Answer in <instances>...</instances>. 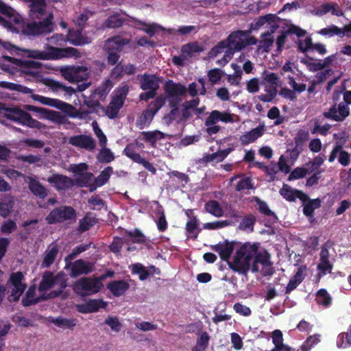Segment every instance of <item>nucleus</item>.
<instances>
[{
    "label": "nucleus",
    "instance_id": "1",
    "mask_svg": "<svg viewBox=\"0 0 351 351\" xmlns=\"http://www.w3.org/2000/svg\"><path fill=\"white\" fill-rule=\"evenodd\" d=\"M29 3V21L21 23L19 32L31 39L53 32L56 25L53 14L46 11L45 0H22Z\"/></svg>",
    "mask_w": 351,
    "mask_h": 351
},
{
    "label": "nucleus",
    "instance_id": "2",
    "mask_svg": "<svg viewBox=\"0 0 351 351\" xmlns=\"http://www.w3.org/2000/svg\"><path fill=\"white\" fill-rule=\"evenodd\" d=\"M257 250V244L245 243L236 251L235 256L231 261L228 262L230 270L243 276H246L251 270L250 263Z\"/></svg>",
    "mask_w": 351,
    "mask_h": 351
},
{
    "label": "nucleus",
    "instance_id": "3",
    "mask_svg": "<svg viewBox=\"0 0 351 351\" xmlns=\"http://www.w3.org/2000/svg\"><path fill=\"white\" fill-rule=\"evenodd\" d=\"M32 99H33L34 101L40 102L41 104L54 107L58 110H60L69 114L71 117H79L80 119H83L92 113V110H84L81 108L79 110L77 111V112H75V114H71L70 113L74 110V107L69 104L57 99L49 98L45 96L39 95L38 94L32 95Z\"/></svg>",
    "mask_w": 351,
    "mask_h": 351
},
{
    "label": "nucleus",
    "instance_id": "4",
    "mask_svg": "<svg viewBox=\"0 0 351 351\" xmlns=\"http://www.w3.org/2000/svg\"><path fill=\"white\" fill-rule=\"evenodd\" d=\"M103 286L101 281L98 278L82 277L73 284V290L75 294L85 297L99 293Z\"/></svg>",
    "mask_w": 351,
    "mask_h": 351
},
{
    "label": "nucleus",
    "instance_id": "5",
    "mask_svg": "<svg viewBox=\"0 0 351 351\" xmlns=\"http://www.w3.org/2000/svg\"><path fill=\"white\" fill-rule=\"evenodd\" d=\"M25 280V278H24L23 273L20 271L13 272L10 275L9 280H8L7 284L5 286V288L12 287L11 293L8 295V301L9 302L19 301L20 297H21L26 289Z\"/></svg>",
    "mask_w": 351,
    "mask_h": 351
},
{
    "label": "nucleus",
    "instance_id": "6",
    "mask_svg": "<svg viewBox=\"0 0 351 351\" xmlns=\"http://www.w3.org/2000/svg\"><path fill=\"white\" fill-rule=\"evenodd\" d=\"M76 219V211L71 206H60L51 210L47 217L45 221L47 224L61 223L67 221H74Z\"/></svg>",
    "mask_w": 351,
    "mask_h": 351
},
{
    "label": "nucleus",
    "instance_id": "7",
    "mask_svg": "<svg viewBox=\"0 0 351 351\" xmlns=\"http://www.w3.org/2000/svg\"><path fill=\"white\" fill-rule=\"evenodd\" d=\"M56 285H59L61 289H66V281L64 278V274L59 272L54 275L53 272L47 271L43 274V278L40 281L38 290L39 291H47Z\"/></svg>",
    "mask_w": 351,
    "mask_h": 351
},
{
    "label": "nucleus",
    "instance_id": "8",
    "mask_svg": "<svg viewBox=\"0 0 351 351\" xmlns=\"http://www.w3.org/2000/svg\"><path fill=\"white\" fill-rule=\"evenodd\" d=\"M25 109L27 111L40 113L41 114V118H44L53 123H56L58 124H64L66 123V117L58 111L48 110L43 107H37L29 104L25 105Z\"/></svg>",
    "mask_w": 351,
    "mask_h": 351
},
{
    "label": "nucleus",
    "instance_id": "9",
    "mask_svg": "<svg viewBox=\"0 0 351 351\" xmlns=\"http://www.w3.org/2000/svg\"><path fill=\"white\" fill-rule=\"evenodd\" d=\"M349 116V108L343 102L334 104L324 112V117L332 121L342 122Z\"/></svg>",
    "mask_w": 351,
    "mask_h": 351
},
{
    "label": "nucleus",
    "instance_id": "10",
    "mask_svg": "<svg viewBox=\"0 0 351 351\" xmlns=\"http://www.w3.org/2000/svg\"><path fill=\"white\" fill-rule=\"evenodd\" d=\"M252 258H254V262H252V273L258 272V266L257 265L260 264L264 269L268 267V271H266L265 275H272L273 271L272 269L270 268L272 266V262L270 261L271 256L268 252L264 251L261 252L256 251Z\"/></svg>",
    "mask_w": 351,
    "mask_h": 351
},
{
    "label": "nucleus",
    "instance_id": "11",
    "mask_svg": "<svg viewBox=\"0 0 351 351\" xmlns=\"http://www.w3.org/2000/svg\"><path fill=\"white\" fill-rule=\"evenodd\" d=\"M123 154L133 160V162L143 166L144 169L150 171L152 174H156V169L154 165L148 160L142 158L140 154L136 153V151H134V146L132 144H128V145L125 146V149H123Z\"/></svg>",
    "mask_w": 351,
    "mask_h": 351
},
{
    "label": "nucleus",
    "instance_id": "12",
    "mask_svg": "<svg viewBox=\"0 0 351 351\" xmlns=\"http://www.w3.org/2000/svg\"><path fill=\"white\" fill-rule=\"evenodd\" d=\"M249 30H237L230 34L226 39L220 41L229 46L230 53L240 51L239 45L244 41V37L248 36Z\"/></svg>",
    "mask_w": 351,
    "mask_h": 351
},
{
    "label": "nucleus",
    "instance_id": "13",
    "mask_svg": "<svg viewBox=\"0 0 351 351\" xmlns=\"http://www.w3.org/2000/svg\"><path fill=\"white\" fill-rule=\"evenodd\" d=\"M47 182L58 191H63L71 189L74 186V181L66 176L59 173H53L47 178Z\"/></svg>",
    "mask_w": 351,
    "mask_h": 351
},
{
    "label": "nucleus",
    "instance_id": "14",
    "mask_svg": "<svg viewBox=\"0 0 351 351\" xmlns=\"http://www.w3.org/2000/svg\"><path fill=\"white\" fill-rule=\"evenodd\" d=\"M8 45L10 47V48H8V49H14L15 51H16L15 52L16 53V55H23L22 53H20L23 52L25 53V56L29 58L38 59L40 60H53V58H52L51 50L50 49V47L49 48V51H43L36 49H21L10 44H8Z\"/></svg>",
    "mask_w": 351,
    "mask_h": 351
},
{
    "label": "nucleus",
    "instance_id": "15",
    "mask_svg": "<svg viewBox=\"0 0 351 351\" xmlns=\"http://www.w3.org/2000/svg\"><path fill=\"white\" fill-rule=\"evenodd\" d=\"M69 144L81 149L91 151L95 148V141L90 136L86 135H75L69 137Z\"/></svg>",
    "mask_w": 351,
    "mask_h": 351
},
{
    "label": "nucleus",
    "instance_id": "16",
    "mask_svg": "<svg viewBox=\"0 0 351 351\" xmlns=\"http://www.w3.org/2000/svg\"><path fill=\"white\" fill-rule=\"evenodd\" d=\"M137 77L140 88L143 90H158L160 87V80L154 74L144 73L143 75H138Z\"/></svg>",
    "mask_w": 351,
    "mask_h": 351
},
{
    "label": "nucleus",
    "instance_id": "17",
    "mask_svg": "<svg viewBox=\"0 0 351 351\" xmlns=\"http://www.w3.org/2000/svg\"><path fill=\"white\" fill-rule=\"evenodd\" d=\"M9 61L21 69L23 73L29 75L32 74V71L39 69L42 64L39 62L31 60H23L21 58H9Z\"/></svg>",
    "mask_w": 351,
    "mask_h": 351
},
{
    "label": "nucleus",
    "instance_id": "18",
    "mask_svg": "<svg viewBox=\"0 0 351 351\" xmlns=\"http://www.w3.org/2000/svg\"><path fill=\"white\" fill-rule=\"evenodd\" d=\"M164 92L168 97H182L186 93V88L180 83L168 80L164 84Z\"/></svg>",
    "mask_w": 351,
    "mask_h": 351
},
{
    "label": "nucleus",
    "instance_id": "19",
    "mask_svg": "<svg viewBox=\"0 0 351 351\" xmlns=\"http://www.w3.org/2000/svg\"><path fill=\"white\" fill-rule=\"evenodd\" d=\"M212 250L219 254L220 259L228 261L234 252V242H229L227 240L220 242L215 245H211Z\"/></svg>",
    "mask_w": 351,
    "mask_h": 351
},
{
    "label": "nucleus",
    "instance_id": "20",
    "mask_svg": "<svg viewBox=\"0 0 351 351\" xmlns=\"http://www.w3.org/2000/svg\"><path fill=\"white\" fill-rule=\"evenodd\" d=\"M129 38H123L119 36H112L106 40V51L121 52L123 47L130 44Z\"/></svg>",
    "mask_w": 351,
    "mask_h": 351
},
{
    "label": "nucleus",
    "instance_id": "21",
    "mask_svg": "<svg viewBox=\"0 0 351 351\" xmlns=\"http://www.w3.org/2000/svg\"><path fill=\"white\" fill-rule=\"evenodd\" d=\"M51 55L53 60H57L62 58H80V51L74 47L57 48L51 47Z\"/></svg>",
    "mask_w": 351,
    "mask_h": 351
},
{
    "label": "nucleus",
    "instance_id": "22",
    "mask_svg": "<svg viewBox=\"0 0 351 351\" xmlns=\"http://www.w3.org/2000/svg\"><path fill=\"white\" fill-rule=\"evenodd\" d=\"M69 264L71 265V276L73 278L80 275L88 274L92 271V265H90L89 262H85L82 259H79Z\"/></svg>",
    "mask_w": 351,
    "mask_h": 351
},
{
    "label": "nucleus",
    "instance_id": "23",
    "mask_svg": "<svg viewBox=\"0 0 351 351\" xmlns=\"http://www.w3.org/2000/svg\"><path fill=\"white\" fill-rule=\"evenodd\" d=\"M107 289L113 296L119 297L130 289V284L124 280H114L107 284Z\"/></svg>",
    "mask_w": 351,
    "mask_h": 351
},
{
    "label": "nucleus",
    "instance_id": "24",
    "mask_svg": "<svg viewBox=\"0 0 351 351\" xmlns=\"http://www.w3.org/2000/svg\"><path fill=\"white\" fill-rule=\"evenodd\" d=\"M125 19L119 12H115L109 16L101 24V28L105 29H119L125 23Z\"/></svg>",
    "mask_w": 351,
    "mask_h": 351
},
{
    "label": "nucleus",
    "instance_id": "25",
    "mask_svg": "<svg viewBox=\"0 0 351 351\" xmlns=\"http://www.w3.org/2000/svg\"><path fill=\"white\" fill-rule=\"evenodd\" d=\"M27 187L32 194L41 199H45L47 196V192L45 187L33 176L27 177Z\"/></svg>",
    "mask_w": 351,
    "mask_h": 351
},
{
    "label": "nucleus",
    "instance_id": "26",
    "mask_svg": "<svg viewBox=\"0 0 351 351\" xmlns=\"http://www.w3.org/2000/svg\"><path fill=\"white\" fill-rule=\"evenodd\" d=\"M263 134H264V125H259L240 136L239 140L242 145H247L254 143L256 139L262 136Z\"/></svg>",
    "mask_w": 351,
    "mask_h": 351
},
{
    "label": "nucleus",
    "instance_id": "27",
    "mask_svg": "<svg viewBox=\"0 0 351 351\" xmlns=\"http://www.w3.org/2000/svg\"><path fill=\"white\" fill-rule=\"evenodd\" d=\"M66 40L69 41L73 46H84L90 43L88 38L82 36L80 30L69 29V33L66 35Z\"/></svg>",
    "mask_w": 351,
    "mask_h": 351
},
{
    "label": "nucleus",
    "instance_id": "28",
    "mask_svg": "<svg viewBox=\"0 0 351 351\" xmlns=\"http://www.w3.org/2000/svg\"><path fill=\"white\" fill-rule=\"evenodd\" d=\"M232 151L231 148H227L226 149L217 151L215 154H207L204 156L203 158L200 159V162L203 163H210L215 162L216 163L221 162Z\"/></svg>",
    "mask_w": 351,
    "mask_h": 351
},
{
    "label": "nucleus",
    "instance_id": "29",
    "mask_svg": "<svg viewBox=\"0 0 351 351\" xmlns=\"http://www.w3.org/2000/svg\"><path fill=\"white\" fill-rule=\"evenodd\" d=\"M142 140L151 145L152 147H156V142L164 138V134L159 131H147L141 132Z\"/></svg>",
    "mask_w": 351,
    "mask_h": 351
},
{
    "label": "nucleus",
    "instance_id": "30",
    "mask_svg": "<svg viewBox=\"0 0 351 351\" xmlns=\"http://www.w3.org/2000/svg\"><path fill=\"white\" fill-rule=\"evenodd\" d=\"M18 123L21 125L26 126L29 128H33V129H45L46 128L45 124L43 123L38 121L33 118H32V115L29 112L27 114H25L23 115V118H21L20 120L17 121Z\"/></svg>",
    "mask_w": 351,
    "mask_h": 351
},
{
    "label": "nucleus",
    "instance_id": "31",
    "mask_svg": "<svg viewBox=\"0 0 351 351\" xmlns=\"http://www.w3.org/2000/svg\"><path fill=\"white\" fill-rule=\"evenodd\" d=\"M86 71V67L84 66H77L76 67L66 68L62 70V75L64 79L71 83H77V71Z\"/></svg>",
    "mask_w": 351,
    "mask_h": 351
},
{
    "label": "nucleus",
    "instance_id": "32",
    "mask_svg": "<svg viewBox=\"0 0 351 351\" xmlns=\"http://www.w3.org/2000/svg\"><path fill=\"white\" fill-rule=\"evenodd\" d=\"M51 322L56 326L62 330H73L76 326V319L64 318L62 317H58L56 318H51Z\"/></svg>",
    "mask_w": 351,
    "mask_h": 351
},
{
    "label": "nucleus",
    "instance_id": "33",
    "mask_svg": "<svg viewBox=\"0 0 351 351\" xmlns=\"http://www.w3.org/2000/svg\"><path fill=\"white\" fill-rule=\"evenodd\" d=\"M204 210L216 217H221L224 214L220 204L215 199H211L206 202L204 204Z\"/></svg>",
    "mask_w": 351,
    "mask_h": 351
},
{
    "label": "nucleus",
    "instance_id": "34",
    "mask_svg": "<svg viewBox=\"0 0 351 351\" xmlns=\"http://www.w3.org/2000/svg\"><path fill=\"white\" fill-rule=\"evenodd\" d=\"M124 104V100L111 99L109 106L106 108V114L110 119H114L118 115L119 110L121 109Z\"/></svg>",
    "mask_w": 351,
    "mask_h": 351
},
{
    "label": "nucleus",
    "instance_id": "35",
    "mask_svg": "<svg viewBox=\"0 0 351 351\" xmlns=\"http://www.w3.org/2000/svg\"><path fill=\"white\" fill-rule=\"evenodd\" d=\"M5 119L11 121H14L15 123H16L19 120L23 117L24 114H27L26 111L17 107L5 108Z\"/></svg>",
    "mask_w": 351,
    "mask_h": 351
},
{
    "label": "nucleus",
    "instance_id": "36",
    "mask_svg": "<svg viewBox=\"0 0 351 351\" xmlns=\"http://www.w3.org/2000/svg\"><path fill=\"white\" fill-rule=\"evenodd\" d=\"M320 206L321 200L319 198L308 200V202L304 203V206H302V213H304V216L308 218L313 217V211L320 208Z\"/></svg>",
    "mask_w": 351,
    "mask_h": 351
},
{
    "label": "nucleus",
    "instance_id": "37",
    "mask_svg": "<svg viewBox=\"0 0 351 351\" xmlns=\"http://www.w3.org/2000/svg\"><path fill=\"white\" fill-rule=\"evenodd\" d=\"M0 88L8 89L9 90H14L23 94L32 93V90L27 86H23L19 84H14L13 82H8L5 81L0 82Z\"/></svg>",
    "mask_w": 351,
    "mask_h": 351
},
{
    "label": "nucleus",
    "instance_id": "38",
    "mask_svg": "<svg viewBox=\"0 0 351 351\" xmlns=\"http://www.w3.org/2000/svg\"><path fill=\"white\" fill-rule=\"evenodd\" d=\"M156 112L144 110L137 119V127L140 130L147 128L154 119Z\"/></svg>",
    "mask_w": 351,
    "mask_h": 351
},
{
    "label": "nucleus",
    "instance_id": "39",
    "mask_svg": "<svg viewBox=\"0 0 351 351\" xmlns=\"http://www.w3.org/2000/svg\"><path fill=\"white\" fill-rule=\"evenodd\" d=\"M302 192L301 191L291 188L287 184H282V188L280 189V196L289 202H295V200H296V195Z\"/></svg>",
    "mask_w": 351,
    "mask_h": 351
},
{
    "label": "nucleus",
    "instance_id": "40",
    "mask_svg": "<svg viewBox=\"0 0 351 351\" xmlns=\"http://www.w3.org/2000/svg\"><path fill=\"white\" fill-rule=\"evenodd\" d=\"M198 225V219L196 216L192 217V218L186 223V232H187L188 234H189L190 237L193 239H195L200 232Z\"/></svg>",
    "mask_w": 351,
    "mask_h": 351
},
{
    "label": "nucleus",
    "instance_id": "41",
    "mask_svg": "<svg viewBox=\"0 0 351 351\" xmlns=\"http://www.w3.org/2000/svg\"><path fill=\"white\" fill-rule=\"evenodd\" d=\"M303 275L302 269L300 267L298 269V272L292 276L289 280V282L285 288V294H288L293 291L296 287L302 282Z\"/></svg>",
    "mask_w": 351,
    "mask_h": 351
},
{
    "label": "nucleus",
    "instance_id": "42",
    "mask_svg": "<svg viewBox=\"0 0 351 351\" xmlns=\"http://www.w3.org/2000/svg\"><path fill=\"white\" fill-rule=\"evenodd\" d=\"M96 219L91 217L90 213H86L85 217L79 221V227L77 231L83 232L90 230L91 227L96 224Z\"/></svg>",
    "mask_w": 351,
    "mask_h": 351
},
{
    "label": "nucleus",
    "instance_id": "43",
    "mask_svg": "<svg viewBox=\"0 0 351 351\" xmlns=\"http://www.w3.org/2000/svg\"><path fill=\"white\" fill-rule=\"evenodd\" d=\"M274 19V14H267L265 16H261L254 19V21H252V23H250V29L253 31H257L260 29L261 27L266 25V23L271 21V19Z\"/></svg>",
    "mask_w": 351,
    "mask_h": 351
},
{
    "label": "nucleus",
    "instance_id": "44",
    "mask_svg": "<svg viewBox=\"0 0 351 351\" xmlns=\"http://www.w3.org/2000/svg\"><path fill=\"white\" fill-rule=\"evenodd\" d=\"M256 217L253 214H247L242 218L241 222L239 223V230L246 231L247 230L253 232V227H254Z\"/></svg>",
    "mask_w": 351,
    "mask_h": 351
},
{
    "label": "nucleus",
    "instance_id": "45",
    "mask_svg": "<svg viewBox=\"0 0 351 351\" xmlns=\"http://www.w3.org/2000/svg\"><path fill=\"white\" fill-rule=\"evenodd\" d=\"M313 171H315V168L296 167L293 171L290 172L289 176H288V180L291 181L302 179L306 176L311 173Z\"/></svg>",
    "mask_w": 351,
    "mask_h": 351
},
{
    "label": "nucleus",
    "instance_id": "46",
    "mask_svg": "<svg viewBox=\"0 0 351 351\" xmlns=\"http://www.w3.org/2000/svg\"><path fill=\"white\" fill-rule=\"evenodd\" d=\"M58 246L56 245H53L47 251V254L45 255L43 261V267H49L53 264L54 260H56V256H58Z\"/></svg>",
    "mask_w": 351,
    "mask_h": 351
},
{
    "label": "nucleus",
    "instance_id": "47",
    "mask_svg": "<svg viewBox=\"0 0 351 351\" xmlns=\"http://www.w3.org/2000/svg\"><path fill=\"white\" fill-rule=\"evenodd\" d=\"M254 202H256V206H258V210H259L260 213L265 216L273 217L274 219H277L276 215L270 210L268 204L265 201H262V199L258 197H254Z\"/></svg>",
    "mask_w": 351,
    "mask_h": 351
},
{
    "label": "nucleus",
    "instance_id": "48",
    "mask_svg": "<svg viewBox=\"0 0 351 351\" xmlns=\"http://www.w3.org/2000/svg\"><path fill=\"white\" fill-rule=\"evenodd\" d=\"M112 173V167H108L99 173V175L95 179L96 186L101 187L105 185L110 179V175Z\"/></svg>",
    "mask_w": 351,
    "mask_h": 351
},
{
    "label": "nucleus",
    "instance_id": "49",
    "mask_svg": "<svg viewBox=\"0 0 351 351\" xmlns=\"http://www.w3.org/2000/svg\"><path fill=\"white\" fill-rule=\"evenodd\" d=\"M40 302L39 298H34V287H31L27 289L25 298L21 300V304L25 307H29L32 305L36 304Z\"/></svg>",
    "mask_w": 351,
    "mask_h": 351
},
{
    "label": "nucleus",
    "instance_id": "50",
    "mask_svg": "<svg viewBox=\"0 0 351 351\" xmlns=\"http://www.w3.org/2000/svg\"><path fill=\"white\" fill-rule=\"evenodd\" d=\"M316 302L324 307H328L331 304L330 295L327 292L326 289H321L316 293Z\"/></svg>",
    "mask_w": 351,
    "mask_h": 351
},
{
    "label": "nucleus",
    "instance_id": "51",
    "mask_svg": "<svg viewBox=\"0 0 351 351\" xmlns=\"http://www.w3.org/2000/svg\"><path fill=\"white\" fill-rule=\"evenodd\" d=\"M351 346V326L347 332H341L337 337V347L347 348Z\"/></svg>",
    "mask_w": 351,
    "mask_h": 351
},
{
    "label": "nucleus",
    "instance_id": "52",
    "mask_svg": "<svg viewBox=\"0 0 351 351\" xmlns=\"http://www.w3.org/2000/svg\"><path fill=\"white\" fill-rule=\"evenodd\" d=\"M332 269V264L330 263L329 259H319V263L317 265V278L320 279L326 274L330 273Z\"/></svg>",
    "mask_w": 351,
    "mask_h": 351
},
{
    "label": "nucleus",
    "instance_id": "53",
    "mask_svg": "<svg viewBox=\"0 0 351 351\" xmlns=\"http://www.w3.org/2000/svg\"><path fill=\"white\" fill-rule=\"evenodd\" d=\"M319 35L322 36L332 37L335 35L341 36L344 34V32L342 29L339 28L336 25H330L326 28H322L317 32Z\"/></svg>",
    "mask_w": 351,
    "mask_h": 351
},
{
    "label": "nucleus",
    "instance_id": "54",
    "mask_svg": "<svg viewBox=\"0 0 351 351\" xmlns=\"http://www.w3.org/2000/svg\"><path fill=\"white\" fill-rule=\"evenodd\" d=\"M204 49L197 43H189L182 47L181 52L183 54L191 56L195 53L203 51Z\"/></svg>",
    "mask_w": 351,
    "mask_h": 351
},
{
    "label": "nucleus",
    "instance_id": "55",
    "mask_svg": "<svg viewBox=\"0 0 351 351\" xmlns=\"http://www.w3.org/2000/svg\"><path fill=\"white\" fill-rule=\"evenodd\" d=\"M128 92H130V86L126 84H122L121 86L114 90V95L112 97V100L125 101Z\"/></svg>",
    "mask_w": 351,
    "mask_h": 351
},
{
    "label": "nucleus",
    "instance_id": "56",
    "mask_svg": "<svg viewBox=\"0 0 351 351\" xmlns=\"http://www.w3.org/2000/svg\"><path fill=\"white\" fill-rule=\"evenodd\" d=\"M165 102H166V97L163 95H160L155 98L154 100L151 101L149 104H148L147 108L144 110L158 112L160 109L164 106Z\"/></svg>",
    "mask_w": 351,
    "mask_h": 351
},
{
    "label": "nucleus",
    "instance_id": "57",
    "mask_svg": "<svg viewBox=\"0 0 351 351\" xmlns=\"http://www.w3.org/2000/svg\"><path fill=\"white\" fill-rule=\"evenodd\" d=\"M114 159V154L106 146L101 148V151H99V156H97V160L101 163H110L113 161Z\"/></svg>",
    "mask_w": 351,
    "mask_h": 351
},
{
    "label": "nucleus",
    "instance_id": "58",
    "mask_svg": "<svg viewBox=\"0 0 351 351\" xmlns=\"http://www.w3.org/2000/svg\"><path fill=\"white\" fill-rule=\"evenodd\" d=\"M131 19L136 24L143 27V28L141 29L142 31L149 34V36H152L154 34V32H156V29L158 27V25L155 24L147 23L136 17H131Z\"/></svg>",
    "mask_w": 351,
    "mask_h": 351
},
{
    "label": "nucleus",
    "instance_id": "59",
    "mask_svg": "<svg viewBox=\"0 0 351 351\" xmlns=\"http://www.w3.org/2000/svg\"><path fill=\"white\" fill-rule=\"evenodd\" d=\"M125 236L133 239V243H144L146 241L144 234L138 229H134V230H125Z\"/></svg>",
    "mask_w": 351,
    "mask_h": 351
},
{
    "label": "nucleus",
    "instance_id": "60",
    "mask_svg": "<svg viewBox=\"0 0 351 351\" xmlns=\"http://www.w3.org/2000/svg\"><path fill=\"white\" fill-rule=\"evenodd\" d=\"M226 53L224 54H230V51H228V45L225 44L223 42H219L213 47V48L210 50L209 53V58H214L215 57L217 56L219 54L222 53L224 52V50H226Z\"/></svg>",
    "mask_w": 351,
    "mask_h": 351
},
{
    "label": "nucleus",
    "instance_id": "61",
    "mask_svg": "<svg viewBox=\"0 0 351 351\" xmlns=\"http://www.w3.org/2000/svg\"><path fill=\"white\" fill-rule=\"evenodd\" d=\"M132 273L139 276L140 280H145L149 277L147 269L141 263H135L132 265Z\"/></svg>",
    "mask_w": 351,
    "mask_h": 351
},
{
    "label": "nucleus",
    "instance_id": "62",
    "mask_svg": "<svg viewBox=\"0 0 351 351\" xmlns=\"http://www.w3.org/2000/svg\"><path fill=\"white\" fill-rule=\"evenodd\" d=\"M13 199H8V201L0 202V216L3 218L10 216V213L13 210Z\"/></svg>",
    "mask_w": 351,
    "mask_h": 351
},
{
    "label": "nucleus",
    "instance_id": "63",
    "mask_svg": "<svg viewBox=\"0 0 351 351\" xmlns=\"http://www.w3.org/2000/svg\"><path fill=\"white\" fill-rule=\"evenodd\" d=\"M262 77L264 82L270 85L269 88H274L276 89L277 83H278V76L275 73H268L266 70L262 73Z\"/></svg>",
    "mask_w": 351,
    "mask_h": 351
},
{
    "label": "nucleus",
    "instance_id": "64",
    "mask_svg": "<svg viewBox=\"0 0 351 351\" xmlns=\"http://www.w3.org/2000/svg\"><path fill=\"white\" fill-rule=\"evenodd\" d=\"M274 40L271 36H266L265 33L261 34V40H260L259 49L263 52H269L272 47Z\"/></svg>",
    "mask_w": 351,
    "mask_h": 351
}]
</instances>
